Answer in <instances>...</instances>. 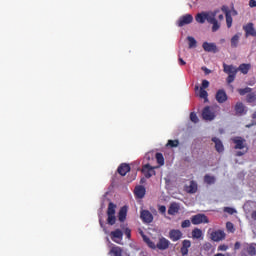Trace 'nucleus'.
Returning a JSON list of instances; mask_svg holds the SVG:
<instances>
[{"label":"nucleus","instance_id":"f257e3e1","mask_svg":"<svg viewBox=\"0 0 256 256\" xmlns=\"http://www.w3.org/2000/svg\"><path fill=\"white\" fill-rule=\"evenodd\" d=\"M140 235L144 241V243H146V245L150 248V249H159V251H167V249H169V245H171V242L161 236L159 239H158V242L157 244H155V242L151 241V238L148 237L147 235H145V233H143V231H140Z\"/></svg>","mask_w":256,"mask_h":256},{"label":"nucleus","instance_id":"f03ea898","mask_svg":"<svg viewBox=\"0 0 256 256\" xmlns=\"http://www.w3.org/2000/svg\"><path fill=\"white\" fill-rule=\"evenodd\" d=\"M217 117V107L206 106L202 110V118L204 121H213Z\"/></svg>","mask_w":256,"mask_h":256},{"label":"nucleus","instance_id":"7ed1b4c3","mask_svg":"<svg viewBox=\"0 0 256 256\" xmlns=\"http://www.w3.org/2000/svg\"><path fill=\"white\" fill-rule=\"evenodd\" d=\"M217 13H219V10H214L211 12V16L208 18V23L212 25V33H217L219 29H221V23L217 21Z\"/></svg>","mask_w":256,"mask_h":256},{"label":"nucleus","instance_id":"20e7f679","mask_svg":"<svg viewBox=\"0 0 256 256\" xmlns=\"http://www.w3.org/2000/svg\"><path fill=\"white\" fill-rule=\"evenodd\" d=\"M110 238L114 243H117L118 245H123V232L121 231V229L117 228L114 231H111Z\"/></svg>","mask_w":256,"mask_h":256},{"label":"nucleus","instance_id":"39448f33","mask_svg":"<svg viewBox=\"0 0 256 256\" xmlns=\"http://www.w3.org/2000/svg\"><path fill=\"white\" fill-rule=\"evenodd\" d=\"M191 23H193V15L191 14L183 15L177 21L178 27H185V25H191Z\"/></svg>","mask_w":256,"mask_h":256},{"label":"nucleus","instance_id":"423d86ee","mask_svg":"<svg viewBox=\"0 0 256 256\" xmlns=\"http://www.w3.org/2000/svg\"><path fill=\"white\" fill-rule=\"evenodd\" d=\"M198 190H199V185L194 180L190 181L189 185L187 184L184 185V191L189 195H195V193H197Z\"/></svg>","mask_w":256,"mask_h":256},{"label":"nucleus","instance_id":"0eeeda50","mask_svg":"<svg viewBox=\"0 0 256 256\" xmlns=\"http://www.w3.org/2000/svg\"><path fill=\"white\" fill-rule=\"evenodd\" d=\"M191 222L193 225H201V223H209V218L205 214H197L192 216Z\"/></svg>","mask_w":256,"mask_h":256},{"label":"nucleus","instance_id":"6e6552de","mask_svg":"<svg viewBox=\"0 0 256 256\" xmlns=\"http://www.w3.org/2000/svg\"><path fill=\"white\" fill-rule=\"evenodd\" d=\"M202 48L206 53H218L219 48H217V44L215 43H209V42H203Z\"/></svg>","mask_w":256,"mask_h":256},{"label":"nucleus","instance_id":"1a4fd4ad","mask_svg":"<svg viewBox=\"0 0 256 256\" xmlns=\"http://www.w3.org/2000/svg\"><path fill=\"white\" fill-rule=\"evenodd\" d=\"M183 238V232L179 229H172L169 231V239L173 242H177Z\"/></svg>","mask_w":256,"mask_h":256},{"label":"nucleus","instance_id":"9d476101","mask_svg":"<svg viewBox=\"0 0 256 256\" xmlns=\"http://www.w3.org/2000/svg\"><path fill=\"white\" fill-rule=\"evenodd\" d=\"M140 218L143 223H153V214H151L149 210L140 211Z\"/></svg>","mask_w":256,"mask_h":256},{"label":"nucleus","instance_id":"9b49d317","mask_svg":"<svg viewBox=\"0 0 256 256\" xmlns=\"http://www.w3.org/2000/svg\"><path fill=\"white\" fill-rule=\"evenodd\" d=\"M226 234L223 230H216L211 233V239L212 241H215L216 243H219V241H223L225 239Z\"/></svg>","mask_w":256,"mask_h":256},{"label":"nucleus","instance_id":"f8f14e48","mask_svg":"<svg viewBox=\"0 0 256 256\" xmlns=\"http://www.w3.org/2000/svg\"><path fill=\"white\" fill-rule=\"evenodd\" d=\"M142 173H144L146 179H151L155 175V167L146 164L142 168Z\"/></svg>","mask_w":256,"mask_h":256},{"label":"nucleus","instance_id":"ddd939ff","mask_svg":"<svg viewBox=\"0 0 256 256\" xmlns=\"http://www.w3.org/2000/svg\"><path fill=\"white\" fill-rule=\"evenodd\" d=\"M209 17H211V12H201L198 13L195 17L197 23H205V21L209 22Z\"/></svg>","mask_w":256,"mask_h":256},{"label":"nucleus","instance_id":"4468645a","mask_svg":"<svg viewBox=\"0 0 256 256\" xmlns=\"http://www.w3.org/2000/svg\"><path fill=\"white\" fill-rule=\"evenodd\" d=\"M243 29L245 31V35L246 37H249V35L251 37H256V31H255V27L253 25V23H248L245 26H243Z\"/></svg>","mask_w":256,"mask_h":256},{"label":"nucleus","instance_id":"2eb2a0df","mask_svg":"<svg viewBox=\"0 0 256 256\" xmlns=\"http://www.w3.org/2000/svg\"><path fill=\"white\" fill-rule=\"evenodd\" d=\"M223 71L227 75H237L239 69L233 65H227L226 63L223 64Z\"/></svg>","mask_w":256,"mask_h":256},{"label":"nucleus","instance_id":"dca6fc26","mask_svg":"<svg viewBox=\"0 0 256 256\" xmlns=\"http://www.w3.org/2000/svg\"><path fill=\"white\" fill-rule=\"evenodd\" d=\"M233 143L235 144V149H245V139L242 137H234L232 138Z\"/></svg>","mask_w":256,"mask_h":256},{"label":"nucleus","instance_id":"f3484780","mask_svg":"<svg viewBox=\"0 0 256 256\" xmlns=\"http://www.w3.org/2000/svg\"><path fill=\"white\" fill-rule=\"evenodd\" d=\"M129 171H131V166H129V164H121L118 169L117 172L119 173V175H121L122 177H125V175H127L129 173Z\"/></svg>","mask_w":256,"mask_h":256},{"label":"nucleus","instance_id":"a211bd4d","mask_svg":"<svg viewBox=\"0 0 256 256\" xmlns=\"http://www.w3.org/2000/svg\"><path fill=\"white\" fill-rule=\"evenodd\" d=\"M212 141L213 143H215V149L218 153H223V151H225V146H223V142H221V139L213 137Z\"/></svg>","mask_w":256,"mask_h":256},{"label":"nucleus","instance_id":"6ab92c4d","mask_svg":"<svg viewBox=\"0 0 256 256\" xmlns=\"http://www.w3.org/2000/svg\"><path fill=\"white\" fill-rule=\"evenodd\" d=\"M241 39V33H236L231 39H230V45L232 49H237L239 47V40Z\"/></svg>","mask_w":256,"mask_h":256},{"label":"nucleus","instance_id":"aec40b11","mask_svg":"<svg viewBox=\"0 0 256 256\" xmlns=\"http://www.w3.org/2000/svg\"><path fill=\"white\" fill-rule=\"evenodd\" d=\"M216 101H218L219 103H225V101H227V93L225 92V90L220 89L217 91Z\"/></svg>","mask_w":256,"mask_h":256},{"label":"nucleus","instance_id":"412c9836","mask_svg":"<svg viewBox=\"0 0 256 256\" xmlns=\"http://www.w3.org/2000/svg\"><path fill=\"white\" fill-rule=\"evenodd\" d=\"M189 247H191V240H183L180 252L183 256L189 254Z\"/></svg>","mask_w":256,"mask_h":256},{"label":"nucleus","instance_id":"4be33fe9","mask_svg":"<svg viewBox=\"0 0 256 256\" xmlns=\"http://www.w3.org/2000/svg\"><path fill=\"white\" fill-rule=\"evenodd\" d=\"M134 193L136 197H138V199H143L146 193L145 186H136L134 189Z\"/></svg>","mask_w":256,"mask_h":256},{"label":"nucleus","instance_id":"5701e85b","mask_svg":"<svg viewBox=\"0 0 256 256\" xmlns=\"http://www.w3.org/2000/svg\"><path fill=\"white\" fill-rule=\"evenodd\" d=\"M180 206L178 203H171L168 208V215H177L179 213Z\"/></svg>","mask_w":256,"mask_h":256},{"label":"nucleus","instance_id":"b1692460","mask_svg":"<svg viewBox=\"0 0 256 256\" xmlns=\"http://www.w3.org/2000/svg\"><path fill=\"white\" fill-rule=\"evenodd\" d=\"M118 219L120 223H124L125 219H127V206H123L120 208L118 213Z\"/></svg>","mask_w":256,"mask_h":256},{"label":"nucleus","instance_id":"393cba45","mask_svg":"<svg viewBox=\"0 0 256 256\" xmlns=\"http://www.w3.org/2000/svg\"><path fill=\"white\" fill-rule=\"evenodd\" d=\"M109 255L123 256V249L119 246H113L109 251Z\"/></svg>","mask_w":256,"mask_h":256},{"label":"nucleus","instance_id":"a878e982","mask_svg":"<svg viewBox=\"0 0 256 256\" xmlns=\"http://www.w3.org/2000/svg\"><path fill=\"white\" fill-rule=\"evenodd\" d=\"M236 115H243L245 113V105L242 102H237L235 105Z\"/></svg>","mask_w":256,"mask_h":256},{"label":"nucleus","instance_id":"bb28decb","mask_svg":"<svg viewBox=\"0 0 256 256\" xmlns=\"http://www.w3.org/2000/svg\"><path fill=\"white\" fill-rule=\"evenodd\" d=\"M251 69V64H240L238 67V71H241L243 73V75H247V73H249Z\"/></svg>","mask_w":256,"mask_h":256},{"label":"nucleus","instance_id":"cd10ccee","mask_svg":"<svg viewBox=\"0 0 256 256\" xmlns=\"http://www.w3.org/2000/svg\"><path fill=\"white\" fill-rule=\"evenodd\" d=\"M187 41L189 49H195V47H197V40H195V38L192 36H188Z\"/></svg>","mask_w":256,"mask_h":256},{"label":"nucleus","instance_id":"c85d7f7f","mask_svg":"<svg viewBox=\"0 0 256 256\" xmlns=\"http://www.w3.org/2000/svg\"><path fill=\"white\" fill-rule=\"evenodd\" d=\"M192 237L193 239H201V237H203V231H201L199 228H195L192 231Z\"/></svg>","mask_w":256,"mask_h":256},{"label":"nucleus","instance_id":"c756f323","mask_svg":"<svg viewBox=\"0 0 256 256\" xmlns=\"http://www.w3.org/2000/svg\"><path fill=\"white\" fill-rule=\"evenodd\" d=\"M248 255L255 256L256 255V244H250L246 249Z\"/></svg>","mask_w":256,"mask_h":256},{"label":"nucleus","instance_id":"7c9ffc66","mask_svg":"<svg viewBox=\"0 0 256 256\" xmlns=\"http://www.w3.org/2000/svg\"><path fill=\"white\" fill-rule=\"evenodd\" d=\"M115 209H117V205L113 202L108 204L107 215H115Z\"/></svg>","mask_w":256,"mask_h":256},{"label":"nucleus","instance_id":"2f4dec72","mask_svg":"<svg viewBox=\"0 0 256 256\" xmlns=\"http://www.w3.org/2000/svg\"><path fill=\"white\" fill-rule=\"evenodd\" d=\"M253 91L252 88L246 87V88H239L237 90V92L239 93V95L243 96V95H249L251 92Z\"/></svg>","mask_w":256,"mask_h":256},{"label":"nucleus","instance_id":"473e14b6","mask_svg":"<svg viewBox=\"0 0 256 256\" xmlns=\"http://www.w3.org/2000/svg\"><path fill=\"white\" fill-rule=\"evenodd\" d=\"M204 182L207 183V185H214L215 183V178L214 176H211L209 174H206L204 176Z\"/></svg>","mask_w":256,"mask_h":256},{"label":"nucleus","instance_id":"72a5a7b5","mask_svg":"<svg viewBox=\"0 0 256 256\" xmlns=\"http://www.w3.org/2000/svg\"><path fill=\"white\" fill-rule=\"evenodd\" d=\"M246 101H247V103H255V101H256L255 92H250L249 94H247Z\"/></svg>","mask_w":256,"mask_h":256},{"label":"nucleus","instance_id":"f704fd0d","mask_svg":"<svg viewBox=\"0 0 256 256\" xmlns=\"http://www.w3.org/2000/svg\"><path fill=\"white\" fill-rule=\"evenodd\" d=\"M166 147H170V149H173L174 147H179V140H168Z\"/></svg>","mask_w":256,"mask_h":256},{"label":"nucleus","instance_id":"c9c22d12","mask_svg":"<svg viewBox=\"0 0 256 256\" xmlns=\"http://www.w3.org/2000/svg\"><path fill=\"white\" fill-rule=\"evenodd\" d=\"M107 223L108 225H115L117 218L115 217V214H107Z\"/></svg>","mask_w":256,"mask_h":256},{"label":"nucleus","instance_id":"e433bc0d","mask_svg":"<svg viewBox=\"0 0 256 256\" xmlns=\"http://www.w3.org/2000/svg\"><path fill=\"white\" fill-rule=\"evenodd\" d=\"M156 160L158 165H165V158L162 153H156Z\"/></svg>","mask_w":256,"mask_h":256},{"label":"nucleus","instance_id":"4c0bfd02","mask_svg":"<svg viewBox=\"0 0 256 256\" xmlns=\"http://www.w3.org/2000/svg\"><path fill=\"white\" fill-rule=\"evenodd\" d=\"M226 25L228 29H231V27H233V17H231V14L226 16Z\"/></svg>","mask_w":256,"mask_h":256},{"label":"nucleus","instance_id":"58836bf2","mask_svg":"<svg viewBox=\"0 0 256 256\" xmlns=\"http://www.w3.org/2000/svg\"><path fill=\"white\" fill-rule=\"evenodd\" d=\"M199 97H200V99H204L205 101H207V97H209L207 90H203V88H200Z\"/></svg>","mask_w":256,"mask_h":256},{"label":"nucleus","instance_id":"ea45409f","mask_svg":"<svg viewBox=\"0 0 256 256\" xmlns=\"http://www.w3.org/2000/svg\"><path fill=\"white\" fill-rule=\"evenodd\" d=\"M226 229L227 231H229V233H235V226L233 225L232 222L226 223Z\"/></svg>","mask_w":256,"mask_h":256},{"label":"nucleus","instance_id":"a19ab883","mask_svg":"<svg viewBox=\"0 0 256 256\" xmlns=\"http://www.w3.org/2000/svg\"><path fill=\"white\" fill-rule=\"evenodd\" d=\"M190 120L192 123H199V117H197V114L195 112L190 113Z\"/></svg>","mask_w":256,"mask_h":256},{"label":"nucleus","instance_id":"79ce46f5","mask_svg":"<svg viewBox=\"0 0 256 256\" xmlns=\"http://www.w3.org/2000/svg\"><path fill=\"white\" fill-rule=\"evenodd\" d=\"M203 251H211L213 245L210 242H205L202 246Z\"/></svg>","mask_w":256,"mask_h":256},{"label":"nucleus","instance_id":"37998d69","mask_svg":"<svg viewBox=\"0 0 256 256\" xmlns=\"http://www.w3.org/2000/svg\"><path fill=\"white\" fill-rule=\"evenodd\" d=\"M221 11L225 13V17H227V15H231V10H229V7L226 5L221 7Z\"/></svg>","mask_w":256,"mask_h":256},{"label":"nucleus","instance_id":"c03bdc74","mask_svg":"<svg viewBox=\"0 0 256 256\" xmlns=\"http://www.w3.org/2000/svg\"><path fill=\"white\" fill-rule=\"evenodd\" d=\"M235 77H237V74H228L226 79L227 83H233V81H235Z\"/></svg>","mask_w":256,"mask_h":256},{"label":"nucleus","instance_id":"a18cd8bd","mask_svg":"<svg viewBox=\"0 0 256 256\" xmlns=\"http://www.w3.org/2000/svg\"><path fill=\"white\" fill-rule=\"evenodd\" d=\"M181 227H182V229H187V227H191V221L190 220H184L181 223Z\"/></svg>","mask_w":256,"mask_h":256},{"label":"nucleus","instance_id":"49530a36","mask_svg":"<svg viewBox=\"0 0 256 256\" xmlns=\"http://www.w3.org/2000/svg\"><path fill=\"white\" fill-rule=\"evenodd\" d=\"M225 213H228L229 215H233L234 213H236L234 208L231 207H226L224 208Z\"/></svg>","mask_w":256,"mask_h":256},{"label":"nucleus","instance_id":"de8ad7c7","mask_svg":"<svg viewBox=\"0 0 256 256\" xmlns=\"http://www.w3.org/2000/svg\"><path fill=\"white\" fill-rule=\"evenodd\" d=\"M209 87V81L208 80H203L202 81V86L200 87V89H207Z\"/></svg>","mask_w":256,"mask_h":256},{"label":"nucleus","instance_id":"09e8293b","mask_svg":"<svg viewBox=\"0 0 256 256\" xmlns=\"http://www.w3.org/2000/svg\"><path fill=\"white\" fill-rule=\"evenodd\" d=\"M228 249H229V246L225 244L218 246V251H227Z\"/></svg>","mask_w":256,"mask_h":256},{"label":"nucleus","instance_id":"8fccbe9b","mask_svg":"<svg viewBox=\"0 0 256 256\" xmlns=\"http://www.w3.org/2000/svg\"><path fill=\"white\" fill-rule=\"evenodd\" d=\"M159 213L165 214L167 212V207H165L164 205L160 206L158 208Z\"/></svg>","mask_w":256,"mask_h":256},{"label":"nucleus","instance_id":"3c124183","mask_svg":"<svg viewBox=\"0 0 256 256\" xmlns=\"http://www.w3.org/2000/svg\"><path fill=\"white\" fill-rule=\"evenodd\" d=\"M124 233H125L127 239H131V229L126 228Z\"/></svg>","mask_w":256,"mask_h":256},{"label":"nucleus","instance_id":"603ef678","mask_svg":"<svg viewBox=\"0 0 256 256\" xmlns=\"http://www.w3.org/2000/svg\"><path fill=\"white\" fill-rule=\"evenodd\" d=\"M246 153H247V151H237L236 157H243V155H245Z\"/></svg>","mask_w":256,"mask_h":256},{"label":"nucleus","instance_id":"864d4df0","mask_svg":"<svg viewBox=\"0 0 256 256\" xmlns=\"http://www.w3.org/2000/svg\"><path fill=\"white\" fill-rule=\"evenodd\" d=\"M234 249H235V251L241 249V242H236V243L234 244Z\"/></svg>","mask_w":256,"mask_h":256},{"label":"nucleus","instance_id":"5fc2aeb1","mask_svg":"<svg viewBox=\"0 0 256 256\" xmlns=\"http://www.w3.org/2000/svg\"><path fill=\"white\" fill-rule=\"evenodd\" d=\"M249 7H251V8L256 7V0H250L249 1Z\"/></svg>","mask_w":256,"mask_h":256},{"label":"nucleus","instance_id":"6e6d98bb","mask_svg":"<svg viewBox=\"0 0 256 256\" xmlns=\"http://www.w3.org/2000/svg\"><path fill=\"white\" fill-rule=\"evenodd\" d=\"M179 61V65H186L187 63L185 62V60H183V58L179 57L178 58Z\"/></svg>","mask_w":256,"mask_h":256},{"label":"nucleus","instance_id":"4d7b16f0","mask_svg":"<svg viewBox=\"0 0 256 256\" xmlns=\"http://www.w3.org/2000/svg\"><path fill=\"white\" fill-rule=\"evenodd\" d=\"M251 219L256 221V209L251 213Z\"/></svg>","mask_w":256,"mask_h":256},{"label":"nucleus","instance_id":"13d9d810","mask_svg":"<svg viewBox=\"0 0 256 256\" xmlns=\"http://www.w3.org/2000/svg\"><path fill=\"white\" fill-rule=\"evenodd\" d=\"M203 71H205L206 75H209V73H211V70H209L208 68H202Z\"/></svg>","mask_w":256,"mask_h":256},{"label":"nucleus","instance_id":"bf43d9fd","mask_svg":"<svg viewBox=\"0 0 256 256\" xmlns=\"http://www.w3.org/2000/svg\"><path fill=\"white\" fill-rule=\"evenodd\" d=\"M232 15L234 16L238 15L237 10H235L234 8L232 9Z\"/></svg>","mask_w":256,"mask_h":256},{"label":"nucleus","instance_id":"052dcab7","mask_svg":"<svg viewBox=\"0 0 256 256\" xmlns=\"http://www.w3.org/2000/svg\"><path fill=\"white\" fill-rule=\"evenodd\" d=\"M218 19H219V21H223V19H224L223 14H220V15L218 16Z\"/></svg>","mask_w":256,"mask_h":256},{"label":"nucleus","instance_id":"680f3d73","mask_svg":"<svg viewBox=\"0 0 256 256\" xmlns=\"http://www.w3.org/2000/svg\"><path fill=\"white\" fill-rule=\"evenodd\" d=\"M252 119H256V112L252 114Z\"/></svg>","mask_w":256,"mask_h":256},{"label":"nucleus","instance_id":"e2e57ef3","mask_svg":"<svg viewBox=\"0 0 256 256\" xmlns=\"http://www.w3.org/2000/svg\"><path fill=\"white\" fill-rule=\"evenodd\" d=\"M220 43H225V38L220 39Z\"/></svg>","mask_w":256,"mask_h":256},{"label":"nucleus","instance_id":"0e129e2a","mask_svg":"<svg viewBox=\"0 0 256 256\" xmlns=\"http://www.w3.org/2000/svg\"><path fill=\"white\" fill-rule=\"evenodd\" d=\"M195 90H196V91H199V86H195Z\"/></svg>","mask_w":256,"mask_h":256},{"label":"nucleus","instance_id":"69168bd1","mask_svg":"<svg viewBox=\"0 0 256 256\" xmlns=\"http://www.w3.org/2000/svg\"><path fill=\"white\" fill-rule=\"evenodd\" d=\"M100 225H101V227H103V222H101V220H100Z\"/></svg>","mask_w":256,"mask_h":256}]
</instances>
